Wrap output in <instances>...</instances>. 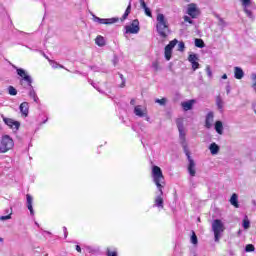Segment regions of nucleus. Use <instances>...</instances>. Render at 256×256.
<instances>
[{
    "label": "nucleus",
    "mask_w": 256,
    "mask_h": 256,
    "mask_svg": "<svg viewBox=\"0 0 256 256\" xmlns=\"http://www.w3.org/2000/svg\"><path fill=\"white\" fill-rule=\"evenodd\" d=\"M184 21L186 22V23H193V21L191 20V18L189 17V16H185L184 17Z\"/></svg>",
    "instance_id": "obj_44"
},
{
    "label": "nucleus",
    "mask_w": 256,
    "mask_h": 256,
    "mask_svg": "<svg viewBox=\"0 0 256 256\" xmlns=\"http://www.w3.org/2000/svg\"><path fill=\"white\" fill-rule=\"evenodd\" d=\"M212 230L214 233V241L218 243L219 239H221V233L225 231V226L223 225V222L220 219H216L212 223Z\"/></svg>",
    "instance_id": "obj_4"
},
{
    "label": "nucleus",
    "mask_w": 256,
    "mask_h": 256,
    "mask_svg": "<svg viewBox=\"0 0 256 256\" xmlns=\"http://www.w3.org/2000/svg\"><path fill=\"white\" fill-rule=\"evenodd\" d=\"M134 113L137 117H147V109L141 108V105H137L134 108Z\"/></svg>",
    "instance_id": "obj_16"
},
{
    "label": "nucleus",
    "mask_w": 256,
    "mask_h": 256,
    "mask_svg": "<svg viewBox=\"0 0 256 256\" xmlns=\"http://www.w3.org/2000/svg\"><path fill=\"white\" fill-rule=\"evenodd\" d=\"M156 21V31L158 35L161 37L162 41H167V37H169L171 33L167 18H165L164 14L158 13L156 16Z\"/></svg>",
    "instance_id": "obj_2"
},
{
    "label": "nucleus",
    "mask_w": 256,
    "mask_h": 256,
    "mask_svg": "<svg viewBox=\"0 0 256 256\" xmlns=\"http://www.w3.org/2000/svg\"><path fill=\"white\" fill-rule=\"evenodd\" d=\"M244 13H246L247 17H250V19H253V12L251 10L245 8Z\"/></svg>",
    "instance_id": "obj_35"
},
{
    "label": "nucleus",
    "mask_w": 256,
    "mask_h": 256,
    "mask_svg": "<svg viewBox=\"0 0 256 256\" xmlns=\"http://www.w3.org/2000/svg\"><path fill=\"white\" fill-rule=\"evenodd\" d=\"M63 229H64V233H66V232H67V228H66V227H64Z\"/></svg>",
    "instance_id": "obj_49"
},
{
    "label": "nucleus",
    "mask_w": 256,
    "mask_h": 256,
    "mask_svg": "<svg viewBox=\"0 0 256 256\" xmlns=\"http://www.w3.org/2000/svg\"><path fill=\"white\" fill-rule=\"evenodd\" d=\"M152 67H153L154 71H159V61H154L152 63Z\"/></svg>",
    "instance_id": "obj_39"
},
{
    "label": "nucleus",
    "mask_w": 256,
    "mask_h": 256,
    "mask_svg": "<svg viewBox=\"0 0 256 256\" xmlns=\"http://www.w3.org/2000/svg\"><path fill=\"white\" fill-rule=\"evenodd\" d=\"M234 77L238 80H241L243 77H245V72H243L241 67H234Z\"/></svg>",
    "instance_id": "obj_17"
},
{
    "label": "nucleus",
    "mask_w": 256,
    "mask_h": 256,
    "mask_svg": "<svg viewBox=\"0 0 256 256\" xmlns=\"http://www.w3.org/2000/svg\"><path fill=\"white\" fill-rule=\"evenodd\" d=\"M0 241L3 242V238L0 237Z\"/></svg>",
    "instance_id": "obj_51"
},
{
    "label": "nucleus",
    "mask_w": 256,
    "mask_h": 256,
    "mask_svg": "<svg viewBox=\"0 0 256 256\" xmlns=\"http://www.w3.org/2000/svg\"><path fill=\"white\" fill-rule=\"evenodd\" d=\"M230 203L231 205H233V207H235L236 209H239V196H237V194H232L231 198H230Z\"/></svg>",
    "instance_id": "obj_20"
},
{
    "label": "nucleus",
    "mask_w": 256,
    "mask_h": 256,
    "mask_svg": "<svg viewBox=\"0 0 256 256\" xmlns=\"http://www.w3.org/2000/svg\"><path fill=\"white\" fill-rule=\"evenodd\" d=\"M20 112L22 117H29V103L28 102H22L20 104Z\"/></svg>",
    "instance_id": "obj_14"
},
{
    "label": "nucleus",
    "mask_w": 256,
    "mask_h": 256,
    "mask_svg": "<svg viewBox=\"0 0 256 256\" xmlns=\"http://www.w3.org/2000/svg\"><path fill=\"white\" fill-rule=\"evenodd\" d=\"M188 61L191 63L193 71L199 69V58L197 57V54H190L188 56Z\"/></svg>",
    "instance_id": "obj_12"
},
{
    "label": "nucleus",
    "mask_w": 256,
    "mask_h": 256,
    "mask_svg": "<svg viewBox=\"0 0 256 256\" xmlns=\"http://www.w3.org/2000/svg\"><path fill=\"white\" fill-rule=\"evenodd\" d=\"M17 75H19V77H22L23 80L26 81L27 85L31 87V83H33V80H31V76L27 75L25 70H23L22 68H18Z\"/></svg>",
    "instance_id": "obj_11"
},
{
    "label": "nucleus",
    "mask_w": 256,
    "mask_h": 256,
    "mask_svg": "<svg viewBox=\"0 0 256 256\" xmlns=\"http://www.w3.org/2000/svg\"><path fill=\"white\" fill-rule=\"evenodd\" d=\"M216 105L219 111H223V100L220 98V96H217L216 98Z\"/></svg>",
    "instance_id": "obj_29"
},
{
    "label": "nucleus",
    "mask_w": 256,
    "mask_h": 256,
    "mask_svg": "<svg viewBox=\"0 0 256 256\" xmlns=\"http://www.w3.org/2000/svg\"><path fill=\"white\" fill-rule=\"evenodd\" d=\"M178 51H185V43L184 42H179L178 43Z\"/></svg>",
    "instance_id": "obj_36"
},
{
    "label": "nucleus",
    "mask_w": 256,
    "mask_h": 256,
    "mask_svg": "<svg viewBox=\"0 0 256 256\" xmlns=\"http://www.w3.org/2000/svg\"><path fill=\"white\" fill-rule=\"evenodd\" d=\"M241 2L244 7H249V5H251V0H241Z\"/></svg>",
    "instance_id": "obj_40"
},
{
    "label": "nucleus",
    "mask_w": 256,
    "mask_h": 256,
    "mask_svg": "<svg viewBox=\"0 0 256 256\" xmlns=\"http://www.w3.org/2000/svg\"><path fill=\"white\" fill-rule=\"evenodd\" d=\"M183 122H184L183 118L176 119V125L178 127V131L185 129L183 126Z\"/></svg>",
    "instance_id": "obj_27"
},
{
    "label": "nucleus",
    "mask_w": 256,
    "mask_h": 256,
    "mask_svg": "<svg viewBox=\"0 0 256 256\" xmlns=\"http://www.w3.org/2000/svg\"><path fill=\"white\" fill-rule=\"evenodd\" d=\"M30 97L33 98V100L35 101V103H37V101H39V97H37V94L35 93V91H30Z\"/></svg>",
    "instance_id": "obj_33"
},
{
    "label": "nucleus",
    "mask_w": 256,
    "mask_h": 256,
    "mask_svg": "<svg viewBox=\"0 0 256 256\" xmlns=\"http://www.w3.org/2000/svg\"><path fill=\"white\" fill-rule=\"evenodd\" d=\"M193 105H195L194 99L181 103V107L184 111H191V109H193Z\"/></svg>",
    "instance_id": "obj_15"
},
{
    "label": "nucleus",
    "mask_w": 256,
    "mask_h": 256,
    "mask_svg": "<svg viewBox=\"0 0 256 256\" xmlns=\"http://www.w3.org/2000/svg\"><path fill=\"white\" fill-rule=\"evenodd\" d=\"M184 153L188 159V173L191 177H195L196 171H195V160L191 158V152L189 151V148L187 146H184Z\"/></svg>",
    "instance_id": "obj_5"
},
{
    "label": "nucleus",
    "mask_w": 256,
    "mask_h": 256,
    "mask_svg": "<svg viewBox=\"0 0 256 256\" xmlns=\"http://www.w3.org/2000/svg\"><path fill=\"white\" fill-rule=\"evenodd\" d=\"M96 21H98V23L100 25H113L115 23H119V18L114 17V18H99L96 17Z\"/></svg>",
    "instance_id": "obj_9"
},
{
    "label": "nucleus",
    "mask_w": 256,
    "mask_h": 256,
    "mask_svg": "<svg viewBox=\"0 0 256 256\" xmlns=\"http://www.w3.org/2000/svg\"><path fill=\"white\" fill-rule=\"evenodd\" d=\"M215 131L218 135H223V122L216 121L215 122Z\"/></svg>",
    "instance_id": "obj_21"
},
{
    "label": "nucleus",
    "mask_w": 256,
    "mask_h": 256,
    "mask_svg": "<svg viewBox=\"0 0 256 256\" xmlns=\"http://www.w3.org/2000/svg\"><path fill=\"white\" fill-rule=\"evenodd\" d=\"M195 47H198L199 49H203V47H205V42L203 41V39L196 38Z\"/></svg>",
    "instance_id": "obj_26"
},
{
    "label": "nucleus",
    "mask_w": 256,
    "mask_h": 256,
    "mask_svg": "<svg viewBox=\"0 0 256 256\" xmlns=\"http://www.w3.org/2000/svg\"><path fill=\"white\" fill-rule=\"evenodd\" d=\"M26 199H27V207H28V210L30 211V215H35V212L33 211V197L27 194Z\"/></svg>",
    "instance_id": "obj_18"
},
{
    "label": "nucleus",
    "mask_w": 256,
    "mask_h": 256,
    "mask_svg": "<svg viewBox=\"0 0 256 256\" xmlns=\"http://www.w3.org/2000/svg\"><path fill=\"white\" fill-rule=\"evenodd\" d=\"M156 103H159V105H166L167 98L156 99Z\"/></svg>",
    "instance_id": "obj_34"
},
{
    "label": "nucleus",
    "mask_w": 256,
    "mask_h": 256,
    "mask_svg": "<svg viewBox=\"0 0 256 256\" xmlns=\"http://www.w3.org/2000/svg\"><path fill=\"white\" fill-rule=\"evenodd\" d=\"M215 119V114L213 112H208L205 119L206 129H211L213 127V120Z\"/></svg>",
    "instance_id": "obj_13"
},
{
    "label": "nucleus",
    "mask_w": 256,
    "mask_h": 256,
    "mask_svg": "<svg viewBox=\"0 0 256 256\" xmlns=\"http://www.w3.org/2000/svg\"><path fill=\"white\" fill-rule=\"evenodd\" d=\"M15 147V141L9 135H3L0 140V153H9Z\"/></svg>",
    "instance_id": "obj_3"
},
{
    "label": "nucleus",
    "mask_w": 256,
    "mask_h": 256,
    "mask_svg": "<svg viewBox=\"0 0 256 256\" xmlns=\"http://www.w3.org/2000/svg\"><path fill=\"white\" fill-rule=\"evenodd\" d=\"M125 33L127 35H137V33H139L140 28H139V20L135 19L132 21V23L130 25L125 26Z\"/></svg>",
    "instance_id": "obj_7"
},
{
    "label": "nucleus",
    "mask_w": 256,
    "mask_h": 256,
    "mask_svg": "<svg viewBox=\"0 0 256 256\" xmlns=\"http://www.w3.org/2000/svg\"><path fill=\"white\" fill-rule=\"evenodd\" d=\"M152 178L155 183L160 195L154 199V206L158 209H163V187H165V176L163 175V170L159 166H152Z\"/></svg>",
    "instance_id": "obj_1"
},
{
    "label": "nucleus",
    "mask_w": 256,
    "mask_h": 256,
    "mask_svg": "<svg viewBox=\"0 0 256 256\" xmlns=\"http://www.w3.org/2000/svg\"><path fill=\"white\" fill-rule=\"evenodd\" d=\"M179 41L177 39H174L169 42L164 48V57L166 61H171V57L173 56V49L175 48V45H177Z\"/></svg>",
    "instance_id": "obj_6"
},
{
    "label": "nucleus",
    "mask_w": 256,
    "mask_h": 256,
    "mask_svg": "<svg viewBox=\"0 0 256 256\" xmlns=\"http://www.w3.org/2000/svg\"><path fill=\"white\" fill-rule=\"evenodd\" d=\"M95 43L96 45H98V47H103L105 46V38L103 36H97L95 39Z\"/></svg>",
    "instance_id": "obj_24"
},
{
    "label": "nucleus",
    "mask_w": 256,
    "mask_h": 256,
    "mask_svg": "<svg viewBox=\"0 0 256 256\" xmlns=\"http://www.w3.org/2000/svg\"><path fill=\"white\" fill-rule=\"evenodd\" d=\"M3 121L10 129L19 131V127H21V123L19 121H15L13 118L3 117Z\"/></svg>",
    "instance_id": "obj_8"
},
{
    "label": "nucleus",
    "mask_w": 256,
    "mask_h": 256,
    "mask_svg": "<svg viewBox=\"0 0 256 256\" xmlns=\"http://www.w3.org/2000/svg\"><path fill=\"white\" fill-rule=\"evenodd\" d=\"M179 131V138L181 140V144L183 146V149L185 150V147H187V141H186V138H185V129H182V130H178Z\"/></svg>",
    "instance_id": "obj_19"
},
{
    "label": "nucleus",
    "mask_w": 256,
    "mask_h": 256,
    "mask_svg": "<svg viewBox=\"0 0 256 256\" xmlns=\"http://www.w3.org/2000/svg\"><path fill=\"white\" fill-rule=\"evenodd\" d=\"M190 241L192 245H197L199 243V240L197 239V234H195V231H192Z\"/></svg>",
    "instance_id": "obj_28"
},
{
    "label": "nucleus",
    "mask_w": 256,
    "mask_h": 256,
    "mask_svg": "<svg viewBox=\"0 0 256 256\" xmlns=\"http://www.w3.org/2000/svg\"><path fill=\"white\" fill-rule=\"evenodd\" d=\"M222 79H227V74H223Z\"/></svg>",
    "instance_id": "obj_48"
},
{
    "label": "nucleus",
    "mask_w": 256,
    "mask_h": 256,
    "mask_svg": "<svg viewBox=\"0 0 256 256\" xmlns=\"http://www.w3.org/2000/svg\"><path fill=\"white\" fill-rule=\"evenodd\" d=\"M140 5H141L142 9L147 8V3H145V0H140Z\"/></svg>",
    "instance_id": "obj_43"
},
{
    "label": "nucleus",
    "mask_w": 256,
    "mask_h": 256,
    "mask_svg": "<svg viewBox=\"0 0 256 256\" xmlns=\"http://www.w3.org/2000/svg\"><path fill=\"white\" fill-rule=\"evenodd\" d=\"M217 19H218L220 25H225V20L223 18L217 16Z\"/></svg>",
    "instance_id": "obj_45"
},
{
    "label": "nucleus",
    "mask_w": 256,
    "mask_h": 256,
    "mask_svg": "<svg viewBox=\"0 0 256 256\" xmlns=\"http://www.w3.org/2000/svg\"><path fill=\"white\" fill-rule=\"evenodd\" d=\"M245 251H246V253H251V252L255 251V246L253 244H248L245 247Z\"/></svg>",
    "instance_id": "obj_31"
},
{
    "label": "nucleus",
    "mask_w": 256,
    "mask_h": 256,
    "mask_svg": "<svg viewBox=\"0 0 256 256\" xmlns=\"http://www.w3.org/2000/svg\"><path fill=\"white\" fill-rule=\"evenodd\" d=\"M131 14V2H129L123 16L120 18V21H125V19H127L129 17V15Z\"/></svg>",
    "instance_id": "obj_22"
},
{
    "label": "nucleus",
    "mask_w": 256,
    "mask_h": 256,
    "mask_svg": "<svg viewBox=\"0 0 256 256\" xmlns=\"http://www.w3.org/2000/svg\"><path fill=\"white\" fill-rule=\"evenodd\" d=\"M76 251H77L78 253H82L81 246L76 245Z\"/></svg>",
    "instance_id": "obj_46"
},
{
    "label": "nucleus",
    "mask_w": 256,
    "mask_h": 256,
    "mask_svg": "<svg viewBox=\"0 0 256 256\" xmlns=\"http://www.w3.org/2000/svg\"><path fill=\"white\" fill-rule=\"evenodd\" d=\"M206 73H207L208 77H211L213 75V72H211V67H209V66L206 67Z\"/></svg>",
    "instance_id": "obj_42"
},
{
    "label": "nucleus",
    "mask_w": 256,
    "mask_h": 256,
    "mask_svg": "<svg viewBox=\"0 0 256 256\" xmlns=\"http://www.w3.org/2000/svg\"><path fill=\"white\" fill-rule=\"evenodd\" d=\"M209 149L212 155H217V153H219V145H217L215 142L210 144Z\"/></svg>",
    "instance_id": "obj_23"
},
{
    "label": "nucleus",
    "mask_w": 256,
    "mask_h": 256,
    "mask_svg": "<svg viewBox=\"0 0 256 256\" xmlns=\"http://www.w3.org/2000/svg\"><path fill=\"white\" fill-rule=\"evenodd\" d=\"M199 10L197 9V5L192 3L188 5L187 14L192 17V19H196V17H199Z\"/></svg>",
    "instance_id": "obj_10"
},
{
    "label": "nucleus",
    "mask_w": 256,
    "mask_h": 256,
    "mask_svg": "<svg viewBox=\"0 0 256 256\" xmlns=\"http://www.w3.org/2000/svg\"><path fill=\"white\" fill-rule=\"evenodd\" d=\"M144 11L147 17H153V13H151V9H149V7L144 8Z\"/></svg>",
    "instance_id": "obj_38"
},
{
    "label": "nucleus",
    "mask_w": 256,
    "mask_h": 256,
    "mask_svg": "<svg viewBox=\"0 0 256 256\" xmlns=\"http://www.w3.org/2000/svg\"><path fill=\"white\" fill-rule=\"evenodd\" d=\"M8 93H9V95L15 96V95H17V89H15V87H13V86H9Z\"/></svg>",
    "instance_id": "obj_32"
},
{
    "label": "nucleus",
    "mask_w": 256,
    "mask_h": 256,
    "mask_svg": "<svg viewBox=\"0 0 256 256\" xmlns=\"http://www.w3.org/2000/svg\"><path fill=\"white\" fill-rule=\"evenodd\" d=\"M6 213L8 214V215H6V216H1L0 217V221H7V220H9V219H11V215H13V210L12 209H6Z\"/></svg>",
    "instance_id": "obj_25"
},
{
    "label": "nucleus",
    "mask_w": 256,
    "mask_h": 256,
    "mask_svg": "<svg viewBox=\"0 0 256 256\" xmlns=\"http://www.w3.org/2000/svg\"><path fill=\"white\" fill-rule=\"evenodd\" d=\"M130 105H135V99H131Z\"/></svg>",
    "instance_id": "obj_47"
},
{
    "label": "nucleus",
    "mask_w": 256,
    "mask_h": 256,
    "mask_svg": "<svg viewBox=\"0 0 256 256\" xmlns=\"http://www.w3.org/2000/svg\"><path fill=\"white\" fill-rule=\"evenodd\" d=\"M107 256H117V251L107 250Z\"/></svg>",
    "instance_id": "obj_41"
},
{
    "label": "nucleus",
    "mask_w": 256,
    "mask_h": 256,
    "mask_svg": "<svg viewBox=\"0 0 256 256\" xmlns=\"http://www.w3.org/2000/svg\"><path fill=\"white\" fill-rule=\"evenodd\" d=\"M242 225L244 229H249V227H251V222L249 221V217L247 216L244 217Z\"/></svg>",
    "instance_id": "obj_30"
},
{
    "label": "nucleus",
    "mask_w": 256,
    "mask_h": 256,
    "mask_svg": "<svg viewBox=\"0 0 256 256\" xmlns=\"http://www.w3.org/2000/svg\"><path fill=\"white\" fill-rule=\"evenodd\" d=\"M119 77H120V79L122 81L121 84H120V88L123 89V87H125L126 80L123 77V74H119Z\"/></svg>",
    "instance_id": "obj_37"
},
{
    "label": "nucleus",
    "mask_w": 256,
    "mask_h": 256,
    "mask_svg": "<svg viewBox=\"0 0 256 256\" xmlns=\"http://www.w3.org/2000/svg\"><path fill=\"white\" fill-rule=\"evenodd\" d=\"M59 67H60V69H63V68H64L63 65H59Z\"/></svg>",
    "instance_id": "obj_50"
}]
</instances>
